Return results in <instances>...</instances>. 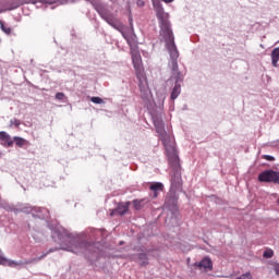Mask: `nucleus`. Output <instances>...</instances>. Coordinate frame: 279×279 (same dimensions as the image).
<instances>
[{
    "instance_id": "f3484780",
    "label": "nucleus",
    "mask_w": 279,
    "mask_h": 279,
    "mask_svg": "<svg viewBox=\"0 0 279 279\" xmlns=\"http://www.w3.org/2000/svg\"><path fill=\"white\" fill-rule=\"evenodd\" d=\"M56 250H58V248H50L48 253L43 254V255H41L40 257H38V258L31 259V260L26 262V264L36 263V260H43V258H45V257L47 256V254H51V252H56Z\"/></svg>"
},
{
    "instance_id": "7ed1b4c3",
    "label": "nucleus",
    "mask_w": 279,
    "mask_h": 279,
    "mask_svg": "<svg viewBox=\"0 0 279 279\" xmlns=\"http://www.w3.org/2000/svg\"><path fill=\"white\" fill-rule=\"evenodd\" d=\"M154 125L157 134H159V138L162 142L167 156L170 157V161L173 165H178V150H175V142L171 135L165 131V122L160 118H155Z\"/></svg>"
},
{
    "instance_id": "a878e982",
    "label": "nucleus",
    "mask_w": 279,
    "mask_h": 279,
    "mask_svg": "<svg viewBox=\"0 0 279 279\" xmlns=\"http://www.w3.org/2000/svg\"><path fill=\"white\" fill-rule=\"evenodd\" d=\"M165 3H172L173 0H162Z\"/></svg>"
},
{
    "instance_id": "9d476101",
    "label": "nucleus",
    "mask_w": 279,
    "mask_h": 279,
    "mask_svg": "<svg viewBox=\"0 0 279 279\" xmlns=\"http://www.w3.org/2000/svg\"><path fill=\"white\" fill-rule=\"evenodd\" d=\"M149 189L154 192V197H158V191H163L165 185L160 182H155L150 184Z\"/></svg>"
},
{
    "instance_id": "f03ea898",
    "label": "nucleus",
    "mask_w": 279,
    "mask_h": 279,
    "mask_svg": "<svg viewBox=\"0 0 279 279\" xmlns=\"http://www.w3.org/2000/svg\"><path fill=\"white\" fill-rule=\"evenodd\" d=\"M124 38L128 45L131 47V58L133 66L135 69L136 76L140 80L138 88L141 97L142 99H149V95H151V92L149 90V86L147 85V77H145V73L143 72V59L141 58L138 46L134 43V40L130 39L129 36H124Z\"/></svg>"
},
{
    "instance_id": "6ab92c4d",
    "label": "nucleus",
    "mask_w": 279,
    "mask_h": 279,
    "mask_svg": "<svg viewBox=\"0 0 279 279\" xmlns=\"http://www.w3.org/2000/svg\"><path fill=\"white\" fill-rule=\"evenodd\" d=\"M16 8H21V0H14L9 10H16Z\"/></svg>"
},
{
    "instance_id": "aec40b11",
    "label": "nucleus",
    "mask_w": 279,
    "mask_h": 279,
    "mask_svg": "<svg viewBox=\"0 0 279 279\" xmlns=\"http://www.w3.org/2000/svg\"><path fill=\"white\" fill-rule=\"evenodd\" d=\"M0 25H1V29H2V32H4V34H8V35L12 34V28L4 26L3 22H1Z\"/></svg>"
},
{
    "instance_id": "a211bd4d",
    "label": "nucleus",
    "mask_w": 279,
    "mask_h": 279,
    "mask_svg": "<svg viewBox=\"0 0 279 279\" xmlns=\"http://www.w3.org/2000/svg\"><path fill=\"white\" fill-rule=\"evenodd\" d=\"M21 125V120L14 118L10 120V128H19Z\"/></svg>"
},
{
    "instance_id": "5701e85b",
    "label": "nucleus",
    "mask_w": 279,
    "mask_h": 279,
    "mask_svg": "<svg viewBox=\"0 0 279 279\" xmlns=\"http://www.w3.org/2000/svg\"><path fill=\"white\" fill-rule=\"evenodd\" d=\"M90 101L93 104H104V99L99 98V97H92Z\"/></svg>"
},
{
    "instance_id": "dca6fc26",
    "label": "nucleus",
    "mask_w": 279,
    "mask_h": 279,
    "mask_svg": "<svg viewBox=\"0 0 279 279\" xmlns=\"http://www.w3.org/2000/svg\"><path fill=\"white\" fill-rule=\"evenodd\" d=\"M133 206H134L135 210H141L143 208V206H145V199H134Z\"/></svg>"
},
{
    "instance_id": "4be33fe9",
    "label": "nucleus",
    "mask_w": 279,
    "mask_h": 279,
    "mask_svg": "<svg viewBox=\"0 0 279 279\" xmlns=\"http://www.w3.org/2000/svg\"><path fill=\"white\" fill-rule=\"evenodd\" d=\"M66 96L64 95V93H57L56 94V99H58L59 101H63V99H65Z\"/></svg>"
},
{
    "instance_id": "ddd939ff",
    "label": "nucleus",
    "mask_w": 279,
    "mask_h": 279,
    "mask_svg": "<svg viewBox=\"0 0 279 279\" xmlns=\"http://www.w3.org/2000/svg\"><path fill=\"white\" fill-rule=\"evenodd\" d=\"M182 90V87L180 86V84L175 83L172 93H171V99L172 101L178 99V97L180 96V93Z\"/></svg>"
},
{
    "instance_id": "9b49d317",
    "label": "nucleus",
    "mask_w": 279,
    "mask_h": 279,
    "mask_svg": "<svg viewBox=\"0 0 279 279\" xmlns=\"http://www.w3.org/2000/svg\"><path fill=\"white\" fill-rule=\"evenodd\" d=\"M278 62H279V47L275 48L271 52L272 66L278 68Z\"/></svg>"
},
{
    "instance_id": "f257e3e1",
    "label": "nucleus",
    "mask_w": 279,
    "mask_h": 279,
    "mask_svg": "<svg viewBox=\"0 0 279 279\" xmlns=\"http://www.w3.org/2000/svg\"><path fill=\"white\" fill-rule=\"evenodd\" d=\"M156 16L159 21L160 36L165 40L166 47L170 53L172 77H174L177 82H180L182 80V73L178 71V58H180V52L178 51V47H175V37H173L171 24H169V15L165 13V9L160 4L156 7Z\"/></svg>"
},
{
    "instance_id": "393cba45",
    "label": "nucleus",
    "mask_w": 279,
    "mask_h": 279,
    "mask_svg": "<svg viewBox=\"0 0 279 279\" xmlns=\"http://www.w3.org/2000/svg\"><path fill=\"white\" fill-rule=\"evenodd\" d=\"M3 263H5V259H3V257H0V265H3Z\"/></svg>"
},
{
    "instance_id": "f8f14e48",
    "label": "nucleus",
    "mask_w": 279,
    "mask_h": 279,
    "mask_svg": "<svg viewBox=\"0 0 279 279\" xmlns=\"http://www.w3.org/2000/svg\"><path fill=\"white\" fill-rule=\"evenodd\" d=\"M128 210H130V203L119 205L116 209V213L120 216H123L125 213H128Z\"/></svg>"
},
{
    "instance_id": "4468645a",
    "label": "nucleus",
    "mask_w": 279,
    "mask_h": 279,
    "mask_svg": "<svg viewBox=\"0 0 279 279\" xmlns=\"http://www.w3.org/2000/svg\"><path fill=\"white\" fill-rule=\"evenodd\" d=\"M138 260H140V265L142 267H146V265H149V258L147 257V254H145V253L138 254Z\"/></svg>"
},
{
    "instance_id": "412c9836",
    "label": "nucleus",
    "mask_w": 279,
    "mask_h": 279,
    "mask_svg": "<svg viewBox=\"0 0 279 279\" xmlns=\"http://www.w3.org/2000/svg\"><path fill=\"white\" fill-rule=\"evenodd\" d=\"M264 258H271L274 256V251L267 250L263 254Z\"/></svg>"
},
{
    "instance_id": "20e7f679",
    "label": "nucleus",
    "mask_w": 279,
    "mask_h": 279,
    "mask_svg": "<svg viewBox=\"0 0 279 279\" xmlns=\"http://www.w3.org/2000/svg\"><path fill=\"white\" fill-rule=\"evenodd\" d=\"M168 162L173 169L174 173L171 177L172 189H180L182 186V175H180V158L177 155V163L171 162V158L168 156Z\"/></svg>"
},
{
    "instance_id": "6e6552de",
    "label": "nucleus",
    "mask_w": 279,
    "mask_h": 279,
    "mask_svg": "<svg viewBox=\"0 0 279 279\" xmlns=\"http://www.w3.org/2000/svg\"><path fill=\"white\" fill-rule=\"evenodd\" d=\"M201 271H206V269H213V260L208 257L203 258L199 263L195 264Z\"/></svg>"
},
{
    "instance_id": "2eb2a0df",
    "label": "nucleus",
    "mask_w": 279,
    "mask_h": 279,
    "mask_svg": "<svg viewBox=\"0 0 279 279\" xmlns=\"http://www.w3.org/2000/svg\"><path fill=\"white\" fill-rule=\"evenodd\" d=\"M13 141L17 147H25L27 141L23 137L14 136Z\"/></svg>"
},
{
    "instance_id": "423d86ee",
    "label": "nucleus",
    "mask_w": 279,
    "mask_h": 279,
    "mask_svg": "<svg viewBox=\"0 0 279 279\" xmlns=\"http://www.w3.org/2000/svg\"><path fill=\"white\" fill-rule=\"evenodd\" d=\"M259 182H272L274 184H279V172L274 170H265L258 175Z\"/></svg>"
},
{
    "instance_id": "b1692460",
    "label": "nucleus",
    "mask_w": 279,
    "mask_h": 279,
    "mask_svg": "<svg viewBox=\"0 0 279 279\" xmlns=\"http://www.w3.org/2000/svg\"><path fill=\"white\" fill-rule=\"evenodd\" d=\"M264 160H268L270 162H274V160H276V158H274V156H269V155H263Z\"/></svg>"
},
{
    "instance_id": "0eeeda50",
    "label": "nucleus",
    "mask_w": 279,
    "mask_h": 279,
    "mask_svg": "<svg viewBox=\"0 0 279 279\" xmlns=\"http://www.w3.org/2000/svg\"><path fill=\"white\" fill-rule=\"evenodd\" d=\"M0 143L3 147H12L14 145V141H12L10 134L4 131H0Z\"/></svg>"
},
{
    "instance_id": "39448f33",
    "label": "nucleus",
    "mask_w": 279,
    "mask_h": 279,
    "mask_svg": "<svg viewBox=\"0 0 279 279\" xmlns=\"http://www.w3.org/2000/svg\"><path fill=\"white\" fill-rule=\"evenodd\" d=\"M93 247V244L72 241L70 246H62V250L72 252V254H86V250L90 251Z\"/></svg>"
},
{
    "instance_id": "1a4fd4ad",
    "label": "nucleus",
    "mask_w": 279,
    "mask_h": 279,
    "mask_svg": "<svg viewBox=\"0 0 279 279\" xmlns=\"http://www.w3.org/2000/svg\"><path fill=\"white\" fill-rule=\"evenodd\" d=\"M56 236L59 239V241H62L64 239H69V233L64 229H57L53 231L52 238L56 239Z\"/></svg>"
}]
</instances>
